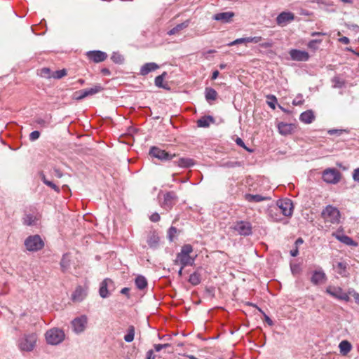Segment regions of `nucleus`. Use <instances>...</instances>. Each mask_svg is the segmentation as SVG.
Returning a JSON list of instances; mask_svg holds the SVG:
<instances>
[{"label": "nucleus", "mask_w": 359, "mask_h": 359, "mask_svg": "<svg viewBox=\"0 0 359 359\" xmlns=\"http://www.w3.org/2000/svg\"><path fill=\"white\" fill-rule=\"evenodd\" d=\"M193 252V248L187 244L182 247L181 251L177 255L175 259V264L182 265V267L192 266L194 264L196 257H191L190 255Z\"/></svg>", "instance_id": "f257e3e1"}, {"label": "nucleus", "mask_w": 359, "mask_h": 359, "mask_svg": "<svg viewBox=\"0 0 359 359\" xmlns=\"http://www.w3.org/2000/svg\"><path fill=\"white\" fill-rule=\"evenodd\" d=\"M36 341L37 336L36 334H25L19 340L18 348L22 351H32L36 346Z\"/></svg>", "instance_id": "f03ea898"}, {"label": "nucleus", "mask_w": 359, "mask_h": 359, "mask_svg": "<svg viewBox=\"0 0 359 359\" xmlns=\"http://www.w3.org/2000/svg\"><path fill=\"white\" fill-rule=\"evenodd\" d=\"M321 215L325 222L338 224L340 221V212L337 208L332 205L326 206Z\"/></svg>", "instance_id": "7ed1b4c3"}, {"label": "nucleus", "mask_w": 359, "mask_h": 359, "mask_svg": "<svg viewBox=\"0 0 359 359\" xmlns=\"http://www.w3.org/2000/svg\"><path fill=\"white\" fill-rule=\"evenodd\" d=\"M65 333L62 330L53 328L48 330L46 333V339L48 344L57 345L65 339Z\"/></svg>", "instance_id": "20e7f679"}, {"label": "nucleus", "mask_w": 359, "mask_h": 359, "mask_svg": "<svg viewBox=\"0 0 359 359\" xmlns=\"http://www.w3.org/2000/svg\"><path fill=\"white\" fill-rule=\"evenodd\" d=\"M43 245L44 243L39 235L29 236L25 241V246L30 252L40 250Z\"/></svg>", "instance_id": "39448f33"}, {"label": "nucleus", "mask_w": 359, "mask_h": 359, "mask_svg": "<svg viewBox=\"0 0 359 359\" xmlns=\"http://www.w3.org/2000/svg\"><path fill=\"white\" fill-rule=\"evenodd\" d=\"M341 173L335 168H327L323 172V181L328 184H337L340 181Z\"/></svg>", "instance_id": "423d86ee"}, {"label": "nucleus", "mask_w": 359, "mask_h": 359, "mask_svg": "<svg viewBox=\"0 0 359 359\" xmlns=\"http://www.w3.org/2000/svg\"><path fill=\"white\" fill-rule=\"evenodd\" d=\"M149 154L151 156L161 161H170L176 156L175 154H170L165 150H162L156 147H152L150 149Z\"/></svg>", "instance_id": "0eeeda50"}, {"label": "nucleus", "mask_w": 359, "mask_h": 359, "mask_svg": "<svg viewBox=\"0 0 359 359\" xmlns=\"http://www.w3.org/2000/svg\"><path fill=\"white\" fill-rule=\"evenodd\" d=\"M277 206L280 208L283 215L286 217L292 216L293 213V204L290 199L284 198L277 201Z\"/></svg>", "instance_id": "6e6552de"}, {"label": "nucleus", "mask_w": 359, "mask_h": 359, "mask_svg": "<svg viewBox=\"0 0 359 359\" xmlns=\"http://www.w3.org/2000/svg\"><path fill=\"white\" fill-rule=\"evenodd\" d=\"M87 323H88V318H87V316L85 315L74 319L72 321V325L74 332L77 334L83 332L86 327Z\"/></svg>", "instance_id": "1a4fd4ad"}, {"label": "nucleus", "mask_w": 359, "mask_h": 359, "mask_svg": "<svg viewBox=\"0 0 359 359\" xmlns=\"http://www.w3.org/2000/svg\"><path fill=\"white\" fill-rule=\"evenodd\" d=\"M114 289V285L112 280L105 278L100 283L99 294L102 298H107L109 295V290Z\"/></svg>", "instance_id": "9d476101"}, {"label": "nucleus", "mask_w": 359, "mask_h": 359, "mask_svg": "<svg viewBox=\"0 0 359 359\" xmlns=\"http://www.w3.org/2000/svg\"><path fill=\"white\" fill-rule=\"evenodd\" d=\"M326 292L337 299L345 300L346 302L349 300L348 295L344 292L342 289L339 287L329 286L326 289Z\"/></svg>", "instance_id": "9b49d317"}, {"label": "nucleus", "mask_w": 359, "mask_h": 359, "mask_svg": "<svg viewBox=\"0 0 359 359\" xmlns=\"http://www.w3.org/2000/svg\"><path fill=\"white\" fill-rule=\"evenodd\" d=\"M233 229L239 234L248 236L252 233L251 224L248 222L241 221L236 222L233 226Z\"/></svg>", "instance_id": "f8f14e48"}, {"label": "nucleus", "mask_w": 359, "mask_h": 359, "mask_svg": "<svg viewBox=\"0 0 359 359\" xmlns=\"http://www.w3.org/2000/svg\"><path fill=\"white\" fill-rule=\"evenodd\" d=\"M294 15L291 12H282L276 18V22L281 27L285 26L287 23L293 21Z\"/></svg>", "instance_id": "ddd939ff"}, {"label": "nucleus", "mask_w": 359, "mask_h": 359, "mask_svg": "<svg viewBox=\"0 0 359 359\" xmlns=\"http://www.w3.org/2000/svg\"><path fill=\"white\" fill-rule=\"evenodd\" d=\"M290 55L293 60L307 61L309 59V55L304 50L292 49L290 51Z\"/></svg>", "instance_id": "4468645a"}, {"label": "nucleus", "mask_w": 359, "mask_h": 359, "mask_svg": "<svg viewBox=\"0 0 359 359\" xmlns=\"http://www.w3.org/2000/svg\"><path fill=\"white\" fill-rule=\"evenodd\" d=\"M278 132L282 135H288L292 134L296 128V126L292 123L280 122L277 126Z\"/></svg>", "instance_id": "2eb2a0df"}, {"label": "nucleus", "mask_w": 359, "mask_h": 359, "mask_svg": "<svg viewBox=\"0 0 359 359\" xmlns=\"http://www.w3.org/2000/svg\"><path fill=\"white\" fill-rule=\"evenodd\" d=\"M332 236L336 238L338 241H339L341 243L348 245V246H353L357 247L358 243L354 241L351 237L341 234L338 231L332 233Z\"/></svg>", "instance_id": "dca6fc26"}, {"label": "nucleus", "mask_w": 359, "mask_h": 359, "mask_svg": "<svg viewBox=\"0 0 359 359\" xmlns=\"http://www.w3.org/2000/svg\"><path fill=\"white\" fill-rule=\"evenodd\" d=\"M147 243L151 248H157L160 243V238L155 231H150L147 235Z\"/></svg>", "instance_id": "f3484780"}, {"label": "nucleus", "mask_w": 359, "mask_h": 359, "mask_svg": "<svg viewBox=\"0 0 359 359\" xmlns=\"http://www.w3.org/2000/svg\"><path fill=\"white\" fill-rule=\"evenodd\" d=\"M326 280V275L323 271H315L311 278V283L314 285L323 284Z\"/></svg>", "instance_id": "a211bd4d"}, {"label": "nucleus", "mask_w": 359, "mask_h": 359, "mask_svg": "<svg viewBox=\"0 0 359 359\" xmlns=\"http://www.w3.org/2000/svg\"><path fill=\"white\" fill-rule=\"evenodd\" d=\"M89 59L95 62H100L107 58V54L100 50L90 51L88 53Z\"/></svg>", "instance_id": "6ab92c4d"}, {"label": "nucleus", "mask_w": 359, "mask_h": 359, "mask_svg": "<svg viewBox=\"0 0 359 359\" xmlns=\"http://www.w3.org/2000/svg\"><path fill=\"white\" fill-rule=\"evenodd\" d=\"M234 16L233 12H224L219 13L213 16V19L217 21H221L222 22L226 23L231 20Z\"/></svg>", "instance_id": "aec40b11"}, {"label": "nucleus", "mask_w": 359, "mask_h": 359, "mask_svg": "<svg viewBox=\"0 0 359 359\" xmlns=\"http://www.w3.org/2000/svg\"><path fill=\"white\" fill-rule=\"evenodd\" d=\"M314 118L315 116L312 110L304 111L299 116V120L306 124L311 123Z\"/></svg>", "instance_id": "412c9836"}, {"label": "nucleus", "mask_w": 359, "mask_h": 359, "mask_svg": "<svg viewBox=\"0 0 359 359\" xmlns=\"http://www.w3.org/2000/svg\"><path fill=\"white\" fill-rule=\"evenodd\" d=\"M40 219V216L37 214H28L23 217V224L27 226H32Z\"/></svg>", "instance_id": "4be33fe9"}, {"label": "nucleus", "mask_w": 359, "mask_h": 359, "mask_svg": "<svg viewBox=\"0 0 359 359\" xmlns=\"http://www.w3.org/2000/svg\"><path fill=\"white\" fill-rule=\"evenodd\" d=\"M158 68V65L154 62L146 63L140 69V74L144 76L148 74L149 72L157 69Z\"/></svg>", "instance_id": "5701e85b"}, {"label": "nucleus", "mask_w": 359, "mask_h": 359, "mask_svg": "<svg viewBox=\"0 0 359 359\" xmlns=\"http://www.w3.org/2000/svg\"><path fill=\"white\" fill-rule=\"evenodd\" d=\"M245 198L248 202H256V203L271 199V198H269V197L262 196L259 194H256V195L246 194L245 196Z\"/></svg>", "instance_id": "b1692460"}, {"label": "nucleus", "mask_w": 359, "mask_h": 359, "mask_svg": "<svg viewBox=\"0 0 359 359\" xmlns=\"http://www.w3.org/2000/svg\"><path fill=\"white\" fill-rule=\"evenodd\" d=\"M103 90V88L100 84L94 85L93 87L90 88L83 89L85 92V95L88 96L94 95Z\"/></svg>", "instance_id": "393cba45"}, {"label": "nucleus", "mask_w": 359, "mask_h": 359, "mask_svg": "<svg viewBox=\"0 0 359 359\" xmlns=\"http://www.w3.org/2000/svg\"><path fill=\"white\" fill-rule=\"evenodd\" d=\"M175 163L181 168H189L194 165V161L189 158H181Z\"/></svg>", "instance_id": "a878e982"}, {"label": "nucleus", "mask_w": 359, "mask_h": 359, "mask_svg": "<svg viewBox=\"0 0 359 359\" xmlns=\"http://www.w3.org/2000/svg\"><path fill=\"white\" fill-rule=\"evenodd\" d=\"M339 347L341 353L345 355L351 351L352 346L350 342L346 340H344L340 342Z\"/></svg>", "instance_id": "bb28decb"}, {"label": "nucleus", "mask_w": 359, "mask_h": 359, "mask_svg": "<svg viewBox=\"0 0 359 359\" xmlns=\"http://www.w3.org/2000/svg\"><path fill=\"white\" fill-rule=\"evenodd\" d=\"M212 122H214V118L212 116H204V117H202L201 118H200L197 121V124H198V127L205 128V127H208L210 126V123H212Z\"/></svg>", "instance_id": "cd10ccee"}, {"label": "nucleus", "mask_w": 359, "mask_h": 359, "mask_svg": "<svg viewBox=\"0 0 359 359\" xmlns=\"http://www.w3.org/2000/svg\"><path fill=\"white\" fill-rule=\"evenodd\" d=\"M135 285L140 290H143L147 286V280L143 276H138L135 278Z\"/></svg>", "instance_id": "c85d7f7f"}, {"label": "nucleus", "mask_w": 359, "mask_h": 359, "mask_svg": "<svg viewBox=\"0 0 359 359\" xmlns=\"http://www.w3.org/2000/svg\"><path fill=\"white\" fill-rule=\"evenodd\" d=\"M217 96V93L215 90L211 88H205V99L207 101L215 100Z\"/></svg>", "instance_id": "c756f323"}, {"label": "nucleus", "mask_w": 359, "mask_h": 359, "mask_svg": "<svg viewBox=\"0 0 359 359\" xmlns=\"http://www.w3.org/2000/svg\"><path fill=\"white\" fill-rule=\"evenodd\" d=\"M175 199V196L172 193H167L164 196L163 205L168 208H170Z\"/></svg>", "instance_id": "7c9ffc66"}, {"label": "nucleus", "mask_w": 359, "mask_h": 359, "mask_svg": "<svg viewBox=\"0 0 359 359\" xmlns=\"http://www.w3.org/2000/svg\"><path fill=\"white\" fill-rule=\"evenodd\" d=\"M189 25V22L187 21V22H184L183 23H181V24H179L177 25V26H175L174 28H172V29H170L168 34L169 35H173V34H175L177 33H178L180 31L182 30L183 29L187 27Z\"/></svg>", "instance_id": "2f4dec72"}, {"label": "nucleus", "mask_w": 359, "mask_h": 359, "mask_svg": "<svg viewBox=\"0 0 359 359\" xmlns=\"http://www.w3.org/2000/svg\"><path fill=\"white\" fill-rule=\"evenodd\" d=\"M85 295L84 290L81 287H78L73 294L72 298L74 301H81Z\"/></svg>", "instance_id": "473e14b6"}, {"label": "nucleus", "mask_w": 359, "mask_h": 359, "mask_svg": "<svg viewBox=\"0 0 359 359\" xmlns=\"http://www.w3.org/2000/svg\"><path fill=\"white\" fill-rule=\"evenodd\" d=\"M135 337V327L130 325L128 329V332L124 337V340L126 342H131L133 341Z\"/></svg>", "instance_id": "72a5a7b5"}, {"label": "nucleus", "mask_w": 359, "mask_h": 359, "mask_svg": "<svg viewBox=\"0 0 359 359\" xmlns=\"http://www.w3.org/2000/svg\"><path fill=\"white\" fill-rule=\"evenodd\" d=\"M41 180L43 181V182L48 186L49 187H50L51 189H53L55 191H56L57 193H59L60 192V189L59 187L55 184L53 182H52L51 181L47 180V178L46 177V176L44 175H41Z\"/></svg>", "instance_id": "f704fd0d"}, {"label": "nucleus", "mask_w": 359, "mask_h": 359, "mask_svg": "<svg viewBox=\"0 0 359 359\" xmlns=\"http://www.w3.org/2000/svg\"><path fill=\"white\" fill-rule=\"evenodd\" d=\"M346 267L347 264L344 262H338L337 264V271L339 274L342 276H346Z\"/></svg>", "instance_id": "c9c22d12"}, {"label": "nucleus", "mask_w": 359, "mask_h": 359, "mask_svg": "<svg viewBox=\"0 0 359 359\" xmlns=\"http://www.w3.org/2000/svg\"><path fill=\"white\" fill-rule=\"evenodd\" d=\"M67 75V70L65 69H62L60 70H57L55 72H53L52 73V79H60Z\"/></svg>", "instance_id": "e433bc0d"}, {"label": "nucleus", "mask_w": 359, "mask_h": 359, "mask_svg": "<svg viewBox=\"0 0 359 359\" xmlns=\"http://www.w3.org/2000/svg\"><path fill=\"white\" fill-rule=\"evenodd\" d=\"M189 281L194 285H198L201 282V277L198 273H194L190 276Z\"/></svg>", "instance_id": "4c0bfd02"}, {"label": "nucleus", "mask_w": 359, "mask_h": 359, "mask_svg": "<svg viewBox=\"0 0 359 359\" xmlns=\"http://www.w3.org/2000/svg\"><path fill=\"white\" fill-rule=\"evenodd\" d=\"M165 75H166V73L163 72L161 75H159V76L156 77V79H155V85L157 87L165 88V87L163 85V80H164V78H165Z\"/></svg>", "instance_id": "58836bf2"}, {"label": "nucleus", "mask_w": 359, "mask_h": 359, "mask_svg": "<svg viewBox=\"0 0 359 359\" xmlns=\"http://www.w3.org/2000/svg\"><path fill=\"white\" fill-rule=\"evenodd\" d=\"M52 73L53 72H51L49 68H42L40 70L39 74L41 77L52 79Z\"/></svg>", "instance_id": "ea45409f"}, {"label": "nucleus", "mask_w": 359, "mask_h": 359, "mask_svg": "<svg viewBox=\"0 0 359 359\" xmlns=\"http://www.w3.org/2000/svg\"><path fill=\"white\" fill-rule=\"evenodd\" d=\"M322 42V40L321 39H314V40H311L308 43V47L310 48V49H312L313 50H316L318 49V45L321 43Z\"/></svg>", "instance_id": "a19ab883"}, {"label": "nucleus", "mask_w": 359, "mask_h": 359, "mask_svg": "<svg viewBox=\"0 0 359 359\" xmlns=\"http://www.w3.org/2000/svg\"><path fill=\"white\" fill-rule=\"evenodd\" d=\"M176 234L177 229L175 227L171 226L168 231V238L170 240V241H173Z\"/></svg>", "instance_id": "79ce46f5"}, {"label": "nucleus", "mask_w": 359, "mask_h": 359, "mask_svg": "<svg viewBox=\"0 0 359 359\" xmlns=\"http://www.w3.org/2000/svg\"><path fill=\"white\" fill-rule=\"evenodd\" d=\"M87 96L85 95V92L83 90H79V91H77L74 94V99L76 100H83V98L86 97Z\"/></svg>", "instance_id": "37998d69"}, {"label": "nucleus", "mask_w": 359, "mask_h": 359, "mask_svg": "<svg viewBox=\"0 0 359 359\" xmlns=\"http://www.w3.org/2000/svg\"><path fill=\"white\" fill-rule=\"evenodd\" d=\"M304 103V100L302 95H298L292 101V104L294 106L302 105Z\"/></svg>", "instance_id": "c03bdc74"}, {"label": "nucleus", "mask_w": 359, "mask_h": 359, "mask_svg": "<svg viewBox=\"0 0 359 359\" xmlns=\"http://www.w3.org/2000/svg\"><path fill=\"white\" fill-rule=\"evenodd\" d=\"M262 40V36L246 37L247 43H257Z\"/></svg>", "instance_id": "a18cd8bd"}, {"label": "nucleus", "mask_w": 359, "mask_h": 359, "mask_svg": "<svg viewBox=\"0 0 359 359\" xmlns=\"http://www.w3.org/2000/svg\"><path fill=\"white\" fill-rule=\"evenodd\" d=\"M267 98L271 100L272 101L268 102V104L272 108L275 109V103L277 102V99L274 95H267Z\"/></svg>", "instance_id": "49530a36"}, {"label": "nucleus", "mask_w": 359, "mask_h": 359, "mask_svg": "<svg viewBox=\"0 0 359 359\" xmlns=\"http://www.w3.org/2000/svg\"><path fill=\"white\" fill-rule=\"evenodd\" d=\"M242 43H247L246 38H240L234 40L233 41L230 42L228 46H232L236 44Z\"/></svg>", "instance_id": "de8ad7c7"}, {"label": "nucleus", "mask_w": 359, "mask_h": 359, "mask_svg": "<svg viewBox=\"0 0 359 359\" xmlns=\"http://www.w3.org/2000/svg\"><path fill=\"white\" fill-rule=\"evenodd\" d=\"M40 137V133L37 130H34L29 134V140L31 141H35Z\"/></svg>", "instance_id": "09e8293b"}, {"label": "nucleus", "mask_w": 359, "mask_h": 359, "mask_svg": "<svg viewBox=\"0 0 359 359\" xmlns=\"http://www.w3.org/2000/svg\"><path fill=\"white\" fill-rule=\"evenodd\" d=\"M111 59L113 60V61L117 62V63H121L123 61V57L121 55H118V54H116V53H114L111 56Z\"/></svg>", "instance_id": "8fccbe9b"}, {"label": "nucleus", "mask_w": 359, "mask_h": 359, "mask_svg": "<svg viewBox=\"0 0 359 359\" xmlns=\"http://www.w3.org/2000/svg\"><path fill=\"white\" fill-rule=\"evenodd\" d=\"M170 346L169 344H156L154 345V348L156 352L160 351L161 349L167 348Z\"/></svg>", "instance_id": "3c124183"}, {"label": "nucleus", "mask_w": 359, "mask_h": 359, "mask_svg": "<svg viewBox=\"0 0 359 359\" xmlns=\"http://www.w3.org/2000/svg\"><path fill=\"white\" fill-rule=\"evenodd\" d=\"M353 179L354 181L359 182V168L353 170Z\"/></svg>", "instance_id": "603ef678"}, {"label": "nucleus", "mask_w": 359, "mask_h": 359, "mask_svg": "<svg viewBox=\"0 0 359 359\" xmlns=\"http://www.w3.org/2000/svg\"><path fill=\"white\" fill-rule=\"evenodd\" d=\"M150 219L154 222H156L160 220V215L155 212L150 216Z\"/></svg>", "instance_id": "864d4df0"}, {"label": "nucleus", "mask_w": 359, "mask_h": 359, "mask_svg": "<svg viewBox=\"0 0 359 359\" xmlns=\"http://www.w3.org/2000/svg\"><path fill=\"white\" fill-rule=\"evenodd\" d=\"M339 41H340L341 43H342L344 44H348L350 43L349 39L346 36H343V37L339 39Z\"/></svg>", "instance_id": "5fc2aeb1"}, {"label": "nucleus", "mask_w": 359, "mask_h": 359, "mask_svg": "<svg viewBox=\"0 0 359 359\" xmlns=\"http://www.w3.org/2000/svg\"><path fill=\"white\" fill-rule=\"evenodd\" d=\"M236 144H237L238 145H239V146H241V147H243V148H245V149H248L246 148V147L245 146V144H244L243 141L241 138L238 137V138L236 140Z\"/></svg>", "instance_id": "6e6d98bb"}, {"label": "nucleus", "mask_w": 359, "mask_h": 359, "mask_svg": "<svg viewBox=\"0 0 359 359\" xmlns=\"http://www.w3.org/2000/svg\"><path fill=\"white\" fill-rule=\"evenodd\" d=\"M147 359H155L154 356V351L152 350L147 351Z\"/></svg>", "instance_id": "4d7b16f0"}, {"label": "nucleus", "mask_w": 359, "mask_h": 359, "mask_svg": "<svg viewBox=\"0 0 359 359\" xmlns=\"http://www.w3.org/2000/svg\"><path fill=\"white\" fill-rule=\"evenodd\" d=\"M299 253V250H298V248H296L294 250H292L290 251V255L292 256V257H296Z\"/></svg>", "instance_id": "13d9d810"}, {"label": "nucleus", "mask_w": 359, "mask_h": 359, "mask_svg": "<svg viewBox=\"0 0 359 359\" xmlns=\"http://www.w3.org/2000/svg\"><path fill=\"white\" fill-rule=\"evenodd\" d=\"M219 72L217 70H215L212 72V79L215 80L217 78V76H219Z\"/></svg>", "instance_id": "bf43d9fd"}, {"label": "nucleus", "mask_w": 359, "mask_h": 359, "mask_svg": "<svg viewBox=\"0 0 359 359\" xmlns=\"http://www.w3.org/2000/svg\"><path fill=\"white\" fill-rule=\"evenodd\" d=\"M353 297L355 302L359 304V294L357 292H354V294H353Z\"/></svg>", "instance_id": "052dcab7"}, {"label": "nucleus", "mask_w": 359, "mask_h": 359, "mask_svg": "<svg viewBox=\"0 0 359 359\" xmlns=\"http://www.w3.org/2000/svg\"><path fill=\"white\" fill-rule=\"evenodd\" d=\"M264 318H265V320L266 321V323L269 325H273V322L272 320L270 319V318L266 316V315H264Z\"/></svg>", "instance_id": "680f3d73"}, {"label": "nucleus", "mask_w": 359, "mask_h": 359, "mask_svg": "<svg viewBox=\"0 0 359 359\" xmlns=\"http://www.w3.org/2000/svg\"><path fill=\"white\" fill-rule=\"evenodd\" d=\"M67 264V262H66V255L63 256L61 260V265L62 267L65 266Z\"/></svg>", "instance_id": "e2e57ef3"}, {"label": "nucleus", "mask_w": 359, "mask_h": 359, "mask_svg": "<svg viewBox=\"0 0 359 359\" xmlns=\"http://www.w3.org/2000/svg\"><path fill=\"white\" fill-rule=\"evenodd\" d=\"M320 35H326V33L324 32H314L311 33L312 36H320Z\"/></svg>", "instance_id": "0e129e2a"}, {"label": "nucleus", "mask_w": 359, "mask_h": 359, "mask_svg": "<svg viewBox=\"0 0 359 359\" xmlns=\"http://www.w3.org/2000/svg\"><path fill=\"white\" fill-rule=\"evenodd\" d=\"M348 27L349 29H355V30H358L359 31V26L357 25H348Z\"/></svg>", "instance_id": "69168bd1"}, {"label": "nucleus", "mask_w": 359, "mask_h": 359, "mask_svg": "<svg viewBox=\"0 0 359 359\" xmlns=\"http://www.w3.org/2000/svg\"><path fill=\"white\" fill-rule=\"evenodd\" d=\"M55 175L58 178H61L62 177V172L58 170H55Z\"/></svg>", "instance_id": "338daca9"}, {"label": "nucleus", "mask_w": 359, "mask_h": 359, "mask_svg": "<svg viewBox=\"0 0 359 359\" xmlns=\"http://www.w3.org/2000/svg\"><path fill=\"white\" fill-rule=\"evenodd\" d=\"M128 292H129V288H128V287H124L121 291V292L123 294H128Z\"/></svg>", "instance_id": "774afa93"}]
</instances>
